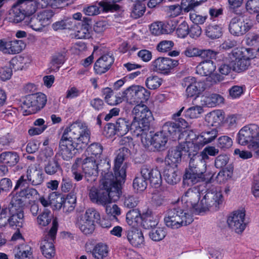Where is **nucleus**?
<instances>
[{"label":"nucleus","mask_w":259,"mask_h":259,"mask_svg":"<svg viewBox=\"0 0 259 259\" xmlns=\"http://www.w3.org/2000/svg\"><path fill=\"white\" fill-rule=\"evenodd\" d=\"M91 131L87 124L76 121L66 127L59 142V153L65 160L72 158L76 150L85 148L88 145Z\"/></svg>","instance_id":"1"},{"label":"nucleus","mask_w":259,"mask_h":259,"mask_svg":"<svg viewBox=\"0 0 259 259\" xmlns=\"http://www.w3.org/2000/svg\"><path fill=\"white\" fill-rule=\"evenodd\" d=\"M90 158H84L81 163L82 169L84 173L85 178L88 182L92 183L98 177L99 170L101 171L102 178L105 173H112L110 161L106 158L100 159L99 162Z\"/></svg>","instance_id":"2"},{"label":"nucleus","mask_w":259,"mask_h":259,"mask_svg":"<svg viewBox=\"0 0 259 259\" xmlns=\"http://www.w3.org/2000/svg\"><path fill=\"white\" fill-rule=\"evenodd\" d=\"M164 221L167 227L177 229L182 226L190 224L193 221V219L188 209L177 207L167 210Z\"/></svg>","instance_id":"3"},{"label":"nucleus","mask_w":259,"mask_h":259,"mask_svg":"<svg viewBox=\"0 0 259 259\" xmlns=\"http://www.w3.org/2000/svg\"><path fill=\"white\" fill-rule=\"evenodd\" d=\"M239 144L245 145L249 143L248 148L256 150L259 155V126L255 124H250L243 127L237 134Z\"/></svg>","instance_id":"4"},{"label":"nucleus","mask_w":259,"mask_h":259,"mask_svg":"<svg viewBox=\"0 0 259 259\" xmlns=\"http://www.w3.org/2000/svg\"><path fill=\"white\" fill-rule=\"evenodd\" d=\"M190 157L189 165L185 170L183 176V182L188 185H194L197 183L204 181L205 180L204 173L206 166H203L200 162H196L195 158L189 154Z\"/></svg>","instance_id":"5"},{"label":"nucleus","mask_w":259,"mask_h":259,"mask_svg":"<svg viewBox=\"0 0 259 259\" xmlns=\"http://www.w3.org/2000/svg\"><path fill=\"white\" fill-rule=\"evenodd\" d=\"M223 200L222 192L217 191L216 188L207 190L197 208L198 214L208 211L218 210Z\"/></svg>","instance_id":"6"},{"label":"nucleus","mask_w":259,"mask_h":259,"mask_svg":"<svg viewBox=\"0 0 259 259\" xmlns=\"http://www.w3.org/2000/svg\"><path fill=\"white\" fill-rule=\"evenodd\" d=\"M38 194V191L35 189L29 187L27 184H24L23 186H18L17 181L10 196L11 197L12 204L19 207L23 206L24 200L33 199Z\"/></svg>","instance_id":"7"},{"label":"nucleus","mask_w":259,"mask_h":259,"mask_svg":"<svg viewBox=\"0 0 259 259\" xmlns=\"http://www.w3.org/2000/svg\"><path fill=\"white\" fill-rule=\"evenodd\" d=\"M107 176L112 177V173H105L103 178L100 181L99 187H92L89 192V197L91 201L102 206L106 205L108 202L109 197L106 189L110 181L106 178Z\"/></svg>","instance_id":"8"},{"label":"nucleus","mask_w":259,"mask_h":259,"mask_svg":"<svg viewBox=\"0 0 259 259\" xmlns=\"http://www.w3.org/2000/svg\"><path fill=\"white\" fill-rule=\"evenodd\" d=\"M132 112L134 115L132 125L133 128L141 131L143 128H149L152 114L146 105L139 104L135 106Z\"/></svg>","instance_id":"9"},{"label":"nucleus","mask_w":259,"mask_h":259,"mask_svg":"<svg viewBox=\"0 0 259 259\" xmlns=\"http://www.w3.org/2000/svg\"><path fill=\"white\" fill-rule=\"evenodd\" d=\"M58 228V221L56 219H54L51 229L41 241L40 249L42 254L46 258H51L55 254L53 242L56 239Z\"/></svg>","instance_id":"10"},{"label":"nucleus","mask_w":259,"mask_h":259,"mask_svg":"<svg viewBox=\"0 0 259 259\" xmlns=\"http://www.w3.org/2000/svg\"><path fill=\"white\" fill-rule=\"evenodd\" d=\"M47 98L45 94L37 93L26 96L23 101L22 108H27L29 114H34L42 109L46 105Z\"/></svg>","instance_id":"11"},{"label":"nucleus","mask_w":259,"mask_h":259,"mask_svg":"<svg viewBox=\"0 0 259 259\" xmlns=\"http://www.w3.org/2000/svg\"><path fill=\"white\" fill-rule=\"evenodd\" d=\"M44 182L43 173L38 169L36 164H31L27 168L25 174H23L17 180L18 186H23L24 184L38 186Z\"/></svg>","instance_id":"12"},{"label":"nucleus","mask_w":259,"mask_h":259,"mask_svg":"<svg viewBox=\"0 0 259 259\" xmlns=\"http://www.w3.org/2000/svg\"><path fill=\"white\" fill-rule=\"evenodd\" d=\"M127 101L132 104L142 103L147 101L150 92L145 88L140 85H133L127 88L124 92Z\"/></svg>","instance_id":"13"},{"label":"nucleus","mask_w":259,"mask_h":259,"mask_svg":"<svg viewBox=\"0 0 259 259\" xmlns=\"http://www.w3.org/2000/svg\"><path fill=\"white\" fill-rule=\"evenodd\" d=\"M253 25V22L250 19L244 20L239 17H234L230 22L229 30L232 35L239 36L250 30Z\"/></svg>","instance_id":"14"},{"label":"nucleus","mask_w":259,"mask_h":259,"mask_svg":"<svg viewBox=\"0 0 259 259\" xmlns=\"http://www.w3.org/2000/svg\"><path fill=\"white\" fill-rule=\"evenodd\" d=\"M245 211L244 209L234 211L227 219L228 225L238 234L242 233L246 228L244 222Z\"/></svg>","instance_id":"15"},{"label":"nucleus","mask_w":259,"mask_h":259,"mask_svg":"<svg viewBox=\"0 0 259 259\" xmlns=\"http://www.w3.org/2000/svg\"><path fill=\"white\" fill-rule=\"evenodd\" d=\"M128 153V149L126 147H123L119 149L117 156L114 160V175L117 177L119 182L123 181L126 177V166L123 165L121 167L127 154Z\"/></svg>","instance_id":"16"},{"label":"nucleus","mask_w":259,"mask_h":259,"mask_svg":"<svg viewBox=\"0 0 259 259\" xmlns=\"http://www.w3.org/2000/svg\"><path fill=\"white\" fill-rule=\"evenodd\" d=\"M200 197V193L199 189L194 187L189 189L184 193L182 197V201L186 204L187 209H193L196 213H198L197 208L198 207Z\"/></svg>","instance_id":"17"},{"label":"nucleus","mask_w":259,"mask_h":259,"mask_svg":"<svg viewBox=\"0 0 259 259\" xmlns=\"http://www.w3.org/2000/svg\"><path fill=\"white\" fill-rule=\"evenodd\" d=\"M232 55L235 58L232 62L234 71L241 72L249 68L251 64V58L246 56L242 51L235 50L233 52Z\"/></svg>","instance_id":"18"},{"label":"nucleus","mask_w":259,"mask_h":259,"mask_svg":"<svg viewBox=\"0 0 259 259\" xmlns=\"http://www.w3.org/2000/svg\"><path fill=\"white\" fill-rule=\"evenodd\" d=\"M110 181L108 186L107 187V195L108 196V204H110L112 202L117 201L121 194L120 189L121 184L124 182H119L117 177H114L112 174L111 177H106Z\"/></svg>","instance_id":"19"},{"label":"nucleus","mask_w":259,"mask_h":259,"mask_svg":"<svg viewBox=\"0 0 259 259\" xmlns=\"http://www.w3.org/2000/svg\"><path fill=\"white\" fill-rule=\"evenodd\" d=\"M182 85L186 87V93L188 97H198L204 90L203 83L200 81H197L195 77L188 76L185 77L182 83Z\"/></svg>","instance_id":"20"},{"label":"nucleus","mask_w":259,"mask_h":259,"mask_svg":"<svg viewBox=\"0 0 259 259\" xmlns=\"http://www.w3.org/2000/svg\"><path fill=\"white\" fill-rule=\"evenodd\" d=\"M25 47L21 40H7L0 39V51L6 54H18Z\"/></svg>","instance_id":"21"},{"label":"nucleus","mask_w":259,"mask_h":259,"mask_svg":"<svg viewBox=\"0 0 259 259\" xmlns=\"http://www.w3.org/2000/svg\"><path fill=\"white\" fill-rule=\"evenodd\" d=\"M141 175L149 180L151 185L155 188H158L162 183L161 176L157 168H151V166L144 165L141 169Z\"/></svg>","instance_id":"22"},{"label":"nucleus","mask_w":259,"mask_h":259,"mask_svg":"<svg viewBox=\"0 0 259 259\" xmlns=\"http://www.w3.org/2000/svg\"><path fill=\"white\" fill-rule=\"evenodd\" d=\"M178 64V60L164 57H159L152 62L154 69L164 73H168Z\"/></svg>","instance_id":"23"},{"label":"nucleus","mask_w":259,"mask_h":259,"mask_svg":"<svg viewBox=\"0 0 259 259\" xmlns=\"http://www.w3.org/2000/svg\"><path fill=\"white\" fill-rule=\"evenodd\" d=\"M183 135L186 137V142L182 144V145L186 147L187 152L191 154V152L192 151L197 152L200 149L198 140L199 135H197L193 130L185 131L183 132Z\"/></svg>","instance_id":"24"},{"label":"nucleus","mask_w":259,"mask_h":259,"mask_svg":"<svg viewBox=\"0 0 259 259\" xmlns=\"http://www.w3.org/2000/svg\"><path fill=\"white\" fill-rule=\"evenodd\" d=\"M114 62L112 55L105 54L101 56L95 62L94 66L96 73L102 74L106 72L111 68Z\"/></svg>","instance_id":"25"},{"label":"nucleus","mask_w":259,"mask_h":259,"mask_svg":"<svg viewBox=\"0 0 259 259\" xmlns=\"http://www.w3.org/2000/svg\"><path fill=\"white\" fill-rule=\"evenodd\" d=\"M175 29V25L171 20L166 22H155L150 26V31L155 35L170 33Z\"/></svg>","instance_id":"26"},{"label":"nucleus","mask_w":259,"mask_h":259,"mask_svg":"<svg viewBox=\"0 0 259 259\" xmlns=\"http://www.w3.org/2000/svg\"><path fill=\"white\" fill-rule=\"evenodd\" d=\"M186 149V147L183 146L182 144L169 149L165 158L166 163L168 165H175V166H177V164L181 161L182 152H187Z\"/></svg>","instance_id":"27"},{"label":"nucleus","mask_w":259,"mask_h":259,"mask_svg":"<svg viewBox=\"0 0 259 259\" xmlns=\"http://www.w3.org/2000/svg\"><path fill=\"white\" fill-rule=\"evenodd\" d=\"M219 152L218 149L214 146L205 147L200 153L197 152L191 154V156L195 158L196 162H200L203 166H206V162L209 159V155L214 156Z\"/></svg>","instance_id":"28"},{"label":"nucleus","mask_w":259,"mask_h":259,"mask_svg":"<svg viewBox=\"0 0 259 259\" xmlns=\"http://www.w3.org/2000/svg\"><path fill=\"white\" fill-rule=\"evenodd\" d=\"M126 237L130 243L136 247H141L144 244V237L141 230L132 228L126 232Z\"/></svg>","instance_id":"29"},{"label":"nucleus","mask_w":259,"mask_h":259,"mask_svg":"<svg viewBox=\"0 0 259 259\" xmlns=\"http://www.w3.org/2000/svg\"><path fill=\"white\" fill-rule=\"evenodd\" d=\"M161 131L166 136L167 138L169 137L172 140H175L177 138L180 139V134L182 132L180 125L175 122L169 121L163 124Z\"/></svg>","instance_id":"30"},{"label":"nucleus","mask_w":259,"mask_h":259,"mask_svg":"<svg viewBox=\"0 0 259 259\" xmlns=\"http://www.w3.org/2000/svg\"><path fill=\"white\" fill-rule=\"evenodd\" d=\"M23 207H16L14 213H12L9 217L8 225L10 227L19 230L24 225V214L22 210Z\"/></svg>","instance_id":"31"},{"label":"nucleus","mask_w":259,"mask_h":259,"mask_svg":"<svg viewBox=\"0 0 259 259\" xmlns=\"http://www.w3.org/2000/svg\"><path fill=\"white\" fill-rule=\"evenodd\" d=\"M218 135V130L215 128H210L204 131L199 135L198 143L199 144L200 149L204 145L212 142Z\"/></svg>","instance_id":"32"},{"label":"nucleus","mask_w":259,"mask_h":259,"mask_svg":"<svg viewBox=\"0 0 259 259\" xmlns=\"http://www.w3.org/2000/svg\"><path fill=\"white\" fill-rule=\"evenodd\" d=\"M114 125L117 135L118 136L126 135L130 130L133 131L134 133L136 130V128L133 127V122H131L128 120L123 118H118Z\"/></svg>","instance_id":"33"},{"label":"nucleus","mask_w":259,"mask_h":259,"mask_svg":"<svg viewBox=\"0 0 259 259\" xmlns=\"http://www.w3.org/2000/svg\"><path fill=\"white\" fill-rule=\"evenodd\" d=\"M163 176L166 182L172 185L177 184L181 180L180 172L177 166H170L165 169Z\"/></svg>","instance_id":"34"},{"label":"nucleus","mask_w":259,"mask_h":259,"mask_svg":"<svg viewBox=\"0 0 259 259\" xmlns=\"http://www.w3.org/2000/svg\"><path fill=\"white\" fill-rule=\"evenodd\" d=\"M215 68V64L212 60H205L200 62L196 67V72L202 76L210 75Z\"/></svg>","instance_id":"35"},{"label":"nucleus","mask_w":259,"mask_h":259,"mask_svg":"<svg viewBox=\"0 0 259 259\" xmlns=\"http://www.w3.org/2000/svg\"><path fill=\"white\" fill-rule=\"evenodd\" d=\"M103 146L99 143L91 144L87 149V157L98 161L101 159L103 152ZM102 158V159H103Z\"/></svg>","instance_id":"36"},{"label":"nucleus","mask_w":259,"mask_h":259,"mask_svg":"<svg viewBox=\"0 0 259 259\" xmlns=\"http://www.w3.org/2000/svg\"><path fill=\"white\" fill-rule=\"evenodd\" d=\"M19 161V156L15 151H6L0 154V162L4 163L12 166H14Z\"/></svg>","instance_id":"37"},{"label":"nucleus","mask_w":259,"mask_h":259,"mask_svg":"<svg viewBox=\"0 0 259 259\" xmlns=\"http://www.w3.org/2000/svg\"><path fill=\"white\" fill-rule=\"evenodd\" d=\"M141 217L142 214L138 209H133L126 213V222L133 228H137L140 225Z\"/></svg>","instance_id":"38"},{"label":"nucleus","mask_w":259,"mask_h":259,"mask_svg":"<svg viewBox=\"0 0 259 259\" xmlns=\"http://www.w3.org/2000/svg\"><path fill=\"white\" fill-rule=\"evenodd\" d=\"M76 197L75 195L69 194L60 202V207H62L65 213H69L74 209Z\"/></svg>","instance_id":"39"},{"label":"nucleus","mask_w":259,"mask_h":259,"mask_svg":"<svg viewBox=\"0 0 259 259\" xmlns=\"http://www.w3.org/2000/svg\"><path fill=\"white\" fill-rule=\"evenodd\" d=\"M157 224V222L154 220L152 211L147 209L142 214L140 225L145 229H150Z\"/></svg>","instance_id":"40"},{"label":"nucleus","mask_w":259,"mask_h":259,"mask_svg":"<svg viewBox=\"0 0 259 259\" xmlns=\"http://www.w3.org/2000/svg\"><path fill=\"white\" fill-rule=\"evenodd\" d=\"M14 251L16 259H24L30 257L32 254L31 247L26 244H22L15 247Z\"/></svg>","instance_id":"41"},{"label":"nucleus","mask_w":259,"mask_h":259,"mask_svg":"<svg viewBox=\"0 0 259 259\" xmlns=\"http://www.w3.org/2000/svg\"><path fill=\"white\" fill-rule=\"evenodd\" d=\"M108 247L106 244L99 243L94 246L91 253L95 259H103L108 255Z\"/></svg>","instance_id":"42"},{"label":"nucleus","mask_w":259,"mask_h":259,"mask_svg":"<svg viewBox=\"0 0 259 259\" xmlns=\"http://www.w3.org/2000/svg\"><path fill=\"white\" fill-rule=\"evenodd\" d=\"M224 98L220 95L212 94L208 96H204L202 97L201 101L203 105L208 107L216 106L223 102Z\"/></svg>","instance_id":"43"},{"label":"nucleus","mask_w":259,"mask_h":259,"mask_svg":"<svg viewBox=\"0 0 259 259\" xmlns=\"http://www.w3.org/2000/svg\"><path fill=\"white\" fill-rule=\"evenodd\" d=\"M168 138L161 131L152 137V145L157 149L160 150L165 147Z\"/></svg>","instance_id":"44"},{"label":"nucleus","mask_w":259,"mask_h":259,"mask_svg":"<svg viewBox=\"0 0 259 259\" xmlns=\"http://www.w3.org/2000/svg\"><path fill=\"white\" fill-rule=\"evenodd\" d=\"M223 113L221 110H214L208 113L205 116V121L211 126H217L223 119Z\"/></svg>","instance_id":"45"},{"label":"nucleus","mask_w":259,"mask_h":259,"mask_svg":"<svg viewBox=\"0 0 259 259\" xmlns=\"http://www.w3.org/2000/svg\"><path fill=\"white\" fill-rule=\"evenodd\" d=\"M10 14L14 22L16 23L22 21L26 16L25 12L22 11V9H21L18 2L14 5Z\"/></svg>","instance_id":"46"},{"label":"nucleus","mask_w":259,"mask_h":259,"mask_svg":"<svg viewBox=\"0 0 259 259\" xmlns=\"http://www.w3.org/2000/svg\"><path fill=\"white\" fill-rule=\"evenodd\" d=\"M78 220H83L92 224L97 222L100 220V213L94 208L87 209L84 215L80 216Z\"/></svg>","instance_id":"47"},{"label":"nucleus","mask_w":259,"mask_h":259,"mask_svg":"<svg viewBox=\"0 0 259 259\" xmlns=\"http://www.w3.org/2000/svg\"><path fill=\"white\" fill-rule=\"evenodd\" d=\"M15 205H12L11 202H10L9 208H3L0 210V225L2 226H5L9 223V218H8L9 215H11L12 213H14L15 209H16Z\"/></svg>","instance_id":"48"},{"label":"nucleus","mask_w":259,"mask_h":259,"mask_svg":"<svg viewBox=\"0 0 259 259\" xmlns=\"http://www.w3.org/2000/svg\"><path fill=\"white\" fill-rule=\"evenodd\" d=\"M54 14L55 13L53 10L46 9L38 12L37 17L40 22L44 24L45 26H47L52 23Z\"/></svg>","instance_id":"49"},{"label":"nucleus","mask_w":259,"mask_h":259,"mask_svg":"<svg viewBox=\"0 0 259 259\" xmlns=\"http://www.w3.org/2000/svg\"><path fill=\"white\" fill-rule=\"evenodd\" d=\"M18 3L26 16L33 14L37 9L34 0H19Z\"/></svg>","instance_id":"50"},{"label":"nucleus","mask_w":259,"mask_h":259,"mask_svg":"<svg viewBox=\"0 0 259 259\" xmlns=\"http://www.w3.org/2000/svg\"><path fill=\"white\" fill-rule=\"evenodd\" d=\"M53 217L50 210L46 209L37 217V224L40 227H46L51 223L52 219H56L57 220V218L53 219Z\"/></svg>","instance_id":"51"},{"label":"nucleus","mask_w":259,"mask_h":259,"mask_svg":"<svg viewBox=\"0 0 259 259\" xmlns=\"http://www.w3.org/2000/svg\"><path fill=\"white\" fill-rule=\"evenodd\" d=\"M45 171L48 175H54L62 170L57 159L54 158L52 161H48L44 167Z\"/></svg>","instance_id":"52"},{"label":"nucleus","mask_w":259,"mask_h":259,"mask_svg":"<svg viewBox=\"0 0 259 259\" xmlns=\"http://www.w3.org/2000/svg\"><path fill=\"white\" fill-rule=\"evenodd\" d=\"M206 35L211 39H216L221 36L222 27L218 25H209L206 27Z\"/></svg>","instance_id":"53"},{"label":"nucleus","mask_w":259,"mask_h":259,"mask_svg":"<svg viewBox=\"0 0 259 259\" xmlns=\"http://www.w3.org/2000/svg\"><path fill=\"white\" fill-rule=\"evenodd\" d=\"M76 226L85 235L93 233L95 229V225L94 224L78 219L76 222Z\"/></svg>","instance_id":"54"},{"label":"nucleus","mask_w":259,"mask_h":259,"mask_svg":"<svg viewBox=\"0 0 259 259\" xmlns=\"http://www.w3.org/2000/svg\"><path fill=\"white\" fill-rule=\"evenodd\" d=\"M91 26L88 23L82 24L79 30H76L75 36L77 39H87L91 37Z\"/></svg>","instance_id":"55"},{"label":"nucleus","mask_w":259,"mask_h":259,"mask_svg":"<svg viewBox=\"0 0 259 259\" xmlns=\"http://www.w3.org/2000/svg\"><path fill=\"white\" fill-rule=\"evenodd\" d=\"M133 185L134 189L137 192L143 191L147 187V179L141 175L135 178Z\"/></svg>","instance_id":"56"},{"label":"nucleus","mask_w":259,"mask_h":259,"mask_svg":"<svg viewBox=\"0 0 259 259\" xmlns=\"http://www.w3.org/2000/svg\"><path fill=\"white\" fill-rule=\"evenodd\" d=\"M120 0H104L99 3V5L103 8V11H116L119 9V6L115 4L116 2Z\"/></svg>","instance_id":"57"},{"label":"nucleus","mask_w":259,"mask_h":259,"mask_svg":"<svg viewBox=\"0 0 259 259\" xmlns=\"http://www.w3.org/2000/svg\"><path fill=\"white\" fill-rule=\"evenodd\" d=\"M146 10L145 4L141 3H136L133 7L131 16L134 19H138L143 15Z\"/></svg>","instance_id":"58"},{"label":"nucleus","mask_w":259,"mask_h":259,"mask_svg":"<svg viewBox=\"0 0 259 259\" xmlns=\"http://www.w3.org/2000/svg\"><path fill=\"white\" fill-rule=\"evenodd\" d=\"M162 79L156 75H151L146 80V87L150 90H155L158 88L162 84Z\"/></svg>","instance_id":"59"},{"label":"nucleus","mask_w":259,"mask_h":259,"mask_svg":"<svg viewBox=\"0 0 259 259\" xmlns=\"http://www.w3.org/2000/svg\"><path fill=\"white\" fill-rule=\"evenodd\" d=\"M54 155L53 149L49 147L41 148L38 156V159L41 162H48Z\"/></svg>","instance_id":"60"},{"label":"nucleus","mask_w":259,"mask_h":259,"mask_svg":"<svg viewBox=\"0 0 259 259\" xmlns=\"http://www.w3.org/2000/svg\"><path fill=\"white\" fill-rule=\"evenodd\" d=\"M166 231L164 228H156L153 229L149 233V237L155 241L162 240L166 235Z\"/></svg>","instance_id":"61"},{"label":"nucleus","mask_w":259,"mask_h":259,"mask_svg":"<svg viewBox=\"0 0 259 259\" xmlns=\"http://www.w3.org/2000/svg\"><path fill=\"white\" fill-rule=\"evenodd\" d=\"M65 57V54L64 52L57 53L52 57L51 64L54 67V68L53 69L54 70H58L60 65L64 63Z\"/></svg>","instance_id":"62"},{"label":"nucleus","mask_w":259,"mask_h":259,"mask_svg":"<svg viewBox=\"0 0 259 259\" xmlns=\"http://www.w3.org/2000/svg\"><path fill=\"white\" fill-rule=\"evenodd\" d=\"M203 109L200 106H195L189 108L185 112V115L190 118H198L202 112Z\"/></svg>","instance_id":"63"},{"label":"nucleus","mask_w":259,"mask_h":259,"mask_svg":"<svg viewBox=\"0 0 259 259\" xmlns=\"http://www.w3.org/2000/svg\"><path fill=\"white\" fill-rule=\"evenodd\" d=\"M139 201L138 197L133 195H125L124 197L123 205L125 207L133 208L138 205Z\"/></svg>","instance_id":"64"}]
</instances>
